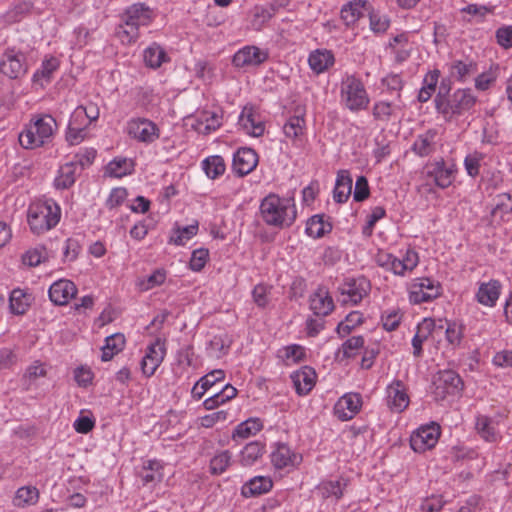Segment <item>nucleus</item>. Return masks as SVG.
Here are the masks:
<instances>
[{"label":"nucleus","mask_w":512,"mask_h":512,"mask_svg":"<svg viewBox=\"0 0 512 512\" xmlns=\"http://www.w3.org/2000/svg\"><path fill=\"white\" fill-rule=\"evenodd\" d=\"M260 214L268 226L284 229L295 222L297 209L293 198L270 193L260 203Z\"/></svg>","instance_id":"obj_1"},{"label":"nucleus","mask_w":512,"mask_h":512,"mask_svg":"<svg viewBox=\"0 0 512 512\" xmlns=\"http://www.w3.org/2000/svg\"><path fill=\"white\" fill-rule=\"evenodd\" d=\"M449 90L450 88L442 83L434 100L437 112L446 121L462 116L476 103V96L471 89H458L453 94H449Z\"/></svg>","instance_id":"obj_2"},{"label":"nucleus","mask_w":512,"mask_h":512,"mask_svg":"<svg viewBox=\"0 0 512 512\" xmlns=\"http://www.w3.org/2000/svg\"><path fill=\"white\" fill-rule=\"evenodd\" d=\"M57 127L51 115H42L19 134V143L24 149H35L52 140Z\"/></svg>","instance_id":"obj_3"},{"label":"nucleus","mask_w":512,"mask_h":512,"mask_svg":"<svg viewBox=\"0 0 512 512\" xmlns=\"http://www.w3.org/2000/svg\"><path fill=\"white\" fill-rule=\"evenodd\" d=\"M60 217V207L52 200L30 205L27 214L31 231L38 235L55 227Z\"/></svg>","instance_id":"obj_4"},{"label":"nucleus","mask_w":512,"mask_h":512,"mask_svg":"<svg viewBox=\"0 0 512 512\" xmlns=\"http://www.w3.org/2000/svg\"><path fill=\"white\" fill-rule=\"evenodd\" d=\"M341 98L345 106L353 112L365 109L369 104L366 89L355 76H348L342 81Z\"/></svg>","instance_id":"obj_5"},{"label":"nucleus","mask_w":512,"mask_h":512,"mask_svg":"<svg viewBox=\"0 0 512 512\" xmlns=\"http://www.w3.org/2000/svg\"><path fill=\"white\" fill-rule=\"evenodd\" d=\"M152 19V11L142 3L130 6L125 12V26L123 34L128 38V42L135 41L138 38V28L141 25H148Z\"/></svg>","instance_id":"obj_6"},{"label":"nucleus","mask_w":512,"mask_h":512,"mask_svg":"<svg viewBox=\"0 0 512 512\" xmlns=\"http://www.w3.org/2000/svg\"><path fill=\"white\" fill-rule=\"evenodd\" d=\"M433 386L435 398L443 400L450 395H459L463 390V381L455 371L444 370L437 373Z\"/></svg>","instance_id":"obj_7"},{"label":"nucleus","mask_w":512,"mask_h":512,"mask_svg":"<svg viewBox=\"0 0 512 512\" xmlns=\"http://www.w3.org/2000/svg\"><path fill=\"white\" fill-rule=\"evenodd\" d=\"M339 290L341 293L340 302L343 305H357L365 296L368 295L370 283L364 277L348 279L339 287Z\"/></svg>","instance_id":"obj_8"},{"label":"nucleus","mask_w":512,"mask_h":512,"mask_svg":"<svg viewBox=\"0 0 512 512\" xmlns=\"http://www.w3.org/2000/svg\"><path fill=\"white\" fill-rule=\"evenodd\" d=\"M441 294V285L434 279L422 277L415 280L410 291V301L415 304L429 302Z\"/></svg>","instance_id":"obj_9"},{"label":"nucleus","mask_w":512,"mask_h":512,"mask_svg":"<svg viewBox=\"0 0 512 512\" xmlns=\"http://www.w3.org/2000/svg\"><path fill=\"white\" fill-rule=\"evenodd\" d=\"M439 436L440 428L436 424L420 427L411 435L410 446L415 452L423 453L437 444Z\"/></svg>","instance_id":"obj_10"},{"label":"nucleus","mask_w":512,"mask_h":512,"mask_svg":"<svg viewBox=\"0 0 512 512\" xmlns=\"http://www.w3.org/2000/svg\"><path fill=\"white\" fill-rule=\"evenodd\" d=\"M130 137L143 143H152L159 137V129L154 122L146 118L131 119L127 125Z\"/></svg>","instance_id":"obj_11"},{"label":"nucleus","mask_w":512,"mask_h":512,"mask_svg":"<svg viewBox=\"0 0 512 512\" xmlns=\"http://www.w3.org/2000/svg\"><path fill=\"white\" fill-rule=\"evenodd\" d=\"M165 347L159 339L150 344L141 360V370L146 377H151L156 372L157 368L163 362L165 357Z\"/></svg>","instance_id":"obj_12"},{"label":"nucleus","mask_w":512,"mask_h":512,"mask_svg":"<svg viewBox=\"0 0 512 512\" xmlns=\"http://www.w3.org/2000/svg\"><path fill=\"white\" fill-rule=\"evenodd\" d=\"M258 164V155L251 148H239L233 155L232 169L239 177L251 173Z\"/></svg>","instance_id":"obj_13"},{"label":"nucleus","mask_w":512,"mask_h":512,"mask_svg":"<svg viewBox=\"0 0 512 512\" xmlns=\"http://www.w3.org/2000/svg\"><path fill=\"white\" fill-rule=\"evenodd\" d=\"M268 59V52L256 46H245L233 56V64L237 68L257 66Z\"/></svg>","instance_id":"obj_14"},{"label":"nucleus","mask_w":512,"mask_h":512,"mask_svg":"<svg viewBox=\"0 0 512 512\" xmlns=\"http://www.w3.org/2000/svg\"><path fill=\"white\" fill-rule=\"evenodd\" d=\"M76 285L68 279H60L55 281L48 290L50 300L59 306L68 304L77 294Z\"/></svg>","instance_id":"obj_15"},{"label":"nucleus","mask_w":512,"mask_h":512,"mask_svg":"<svg viewBox=\"0 0 512 512\" xmlns=\"http://www.w3.org/2000/svg\"><path fill=\"white\" fill-rule=\"evenodd\" d=\"M361 405L362 398L360 394H345L337 401L335 414L341 421L351 420L360 411Z\"/></svg>","instance_id":"obj_16"},{"label":"nucleus","mask_w":512,"mask_h":512,"mask_svg":"<svg viewBox=\"0 0 512 512\" xmlns=\"http://www.w3.org/2000/svg\"><path fill=\"white\" fill-rule=\"evenodd\" d=\"M26 71L25 55L22 53L7 52L0 62V72L11 79L23 76Z\"/></svg>","instance_id":"obj_17"},{"label":"nucleus","mask_w":512,"mask_h":512,"mask_svg":"<svg viewBox=\"0 0 512 512\" xmlns=\"http://www.w3.org/2000/svg\"><path fill=\"white\" fill-rule=\"evenodd\" d=\"M455 170L453 166H447L443 160L436 161L426 166V174L434 183L444 189L449 187L454 180Z\"/></svg>","instance_id":"obj_18"},{"label":"nucleus","mask_w":512,"mask_h":512,"mask_svg":"<svg viewBox=\"0 0 512 512\" xmlns=\"http://www.w3.org/2000/svg\"><path fill=\"white\" fill-rule=\"evenodd\" d=\"M238 125L253 137L262 136L265 130L263 121L252 107L245 106L239 116Z\"/></svg>","instance_id":"obj_19"},{"label":"nucleus","mask_w":512,"mask_h":512,"mask_svg":"<svg viewBox=\"0 0 512 512\" xmlns=\"http://www.w3.org/2000/svg\"><path fill=\"white\" fill-rule=\"evenodd\" d=\"M271 461L276 469L294 468L302 462V456L287 445L279 444L271 454Z\"/></svg>","instance_id":"obj_20"},{"label":"nucleus","mask_w":512,"mask_h":512,"mask_svg":"<svg viewBox=\"0 0 512 512\" xmlns=\"http://www.w3.org/2000/svg\"><path fill=\"white\" fill-rule=\"evenodd\" d=\"M310 309L315 315L322 317L334 310V301L325 287H318L310 296Z\"/></svg>","instance_id":"obj_21"},{"label":"nucleus","mask_w":512,"mask_h":512,"mask_svg":"<svg viewBox=\"0 0 512 512\" xmlns=\"http://www.w3.org/2000/svg\"><path fill=\"white\" fill-rule=\"evenodd\" d=\"M409 404L404 384L396 380L387 387V405L391 410L402 412Z\"/></svg>","instance_id":"obj_22"},{"label":"nucleus","mask_w":512,"mask_h":512,"mask_svg":"<svg viewBox=\"0 0 512 512\" xmlns=\"http://www.w3.org/2000/svg\"><path fill=\"white\" fill-rule=\"evenodd\" d=\"M502 285L498 280H490L479 284L476 299L477 301L488 307H494L501 293Z\"/></svg>","instance_id":"obj_23"},{"label":"nucleus","mask_w":512,"mask_h":512,"mask_svg":"<svg viewBox=\"0 0 512 512\" xmlns=\"http://www.w3.org/2000/svg\"><path fill=\"white\" fill-rule=\"evenodd\" d=\"M316 373L311 367L305 366L291 375L295 390L299 395L308 394L315 384Z\"/></svg>","instance_id":"obj_24"},{"label":"nucleus","mask_w":512,"mask_h":512,"mask_svg":"<svg viewBox=\"0 0 512 512\" xmlns=\"http://www.w3.org/2000/svg\"><path fill=\"white\" fill-rule=\"evenodd\" d=\"M369 8L371 5L368 1L355 0L341 9V19L347 26H351L368 13Z\"/></svg>","instance_id":"obj_25"},{"label":"nucleus","mask_w":512,"mask_h":512,"mask_svg":"<svg viewBox=\"0 0 512 512\" xmlns=\"http://www.w3.org/2000/svg\"><path fill=\"white\" fill-rule=\"evenodd\" d=\"M138 476L144 485H155L163 479V466L158 460H147L139 470Z\"/></svg>","instance_id":"obj_26"},{"label":"nucleus","mask_w":512,"mask_h":512,"mask_svg":"<svg viewBox=\"0 0 512 512\" xmlns=\"http://www.w3.org/2000/svg\"><path fill=\"white\" fill-rule=\"evenodd\" d=\"M273 487L270 477L256 476L246 482L241 489L242 496L255 497L269 492Z\"/></svg>","instance_id":"obj_27"},{"label":"nucleus","mask_w":512,"mask_h":512,"mask_svg":"<svg viewBox=\"0 0 512 512\" xmlns=\"http://www.w3.org/2000/svg\"><path fill=\"white\" fill-rule=\"evenodd\" d=\"M352 192V178L348 170H340L337 173V179L333 192L334 200L338 203H344L348 200Z\"/></svg>","instance_id":"obj_28"},{"label":"nucleus","mask_w":512,"mask_h":512,"mask_svg":"<svg viewBox=\"0 0 512 512\" xmlns=\"http://www.w3.org/2000/svg\"><path fill=\"white\" fill-rule=\"evenodd\" d=\"M435 328V322L432 319H424L418 326L417 332L412 339L413 355L417 358L422 356V344L431 335Z\"/></svg>","instance_id":"obj_29"},{"label":"nucleus","mask_w":512,"mask_h":512,"mask_svg":"<svg viewBox=\"0 0 512 512\" xmlns=\"http://www.w3.org/2000/svg\"><path fill=\"white\" fill-rule=\"evenodd\" d=\"M77 166V162H67L60 167L59 175L55 179V186L59 189H67L71 187L75 181L76 176L81 172Z\"/></svg>","instance_id":"obj_30"},{"label":"nucleus","mask_w":512,"mask_h":512,"mask_svg":"<svg viewBox=\"0 0 512 512\" xmlns=\"http://www.w3.org/2000/svg\"><path fill=\"white\" fill-rule=\"evenodd\" d=\"M222 116L217 111H203L197 118L196 129L203 134H209L217 130L222 122Z\"/></svg>","instance_id":"obj_31"},{"label":"nucleus","mask_w":512,"mask_h":512,"mask_svg":"<svg viewBox=\"0 0 512 512\" xmlns=\"http://www.w3.org/2000/svg\"><path fill=\"white\" fill-rule=\"evenodd\" d=\"M436 136L437 132L433 129L419 135L413 144V151L421 157L430 155L435 150Z\"/></svg>","instance_id":"obj_32"},{"label":"nucleus","mask_w":512,"mask_h":512,"mask_svg":"<svg viewBox=\"0 0 512 512\" xmlns=\"http://www.w3.org/2000/svg\"><path fill=\"white\" fill-rule=\"evenodd\" d=\"M334 56L328 50H316L308 58L310 68L317 74L327 70L334 64Z\"/></svg>","instance_id":"obj_33"},{"label":"nucleus","mask_w":512,"mask_h":512,"mask_svg":"<svg viewBox=\"0 0 512 512\" xmlns=\"http://www.w3.org/2000/svg\"><path fill=\"white\" fill-rule=\"evenodd\" d=\"M47 375V367L40 360L32 362L25 370L21 382L25 390H29L31 386L42 377Z\"/></svg>","instance_id":"obj_34"},{"label":"nucleus","mask_w":512,"mask_h":512,"mask_svg":"<svg viewBox=\"0 0 512 512\" xmlns=\"http://www.w3.org/2000/svg\"><path fill=\"white\" fill-rule=\"evenodd\" d=\"M59 68V61L55 57H50L42 62L41 67L34 73L33 82L44 87L52 79L53 73Z\"/></svg>","instance_id":"obj_35"},{"label":"nucleus","mask_w":512,"mask_h":512,"mask_svg":"<svg viewBox=\"0 0 512 512\" xmlns=\"http://www.w3.org/2000/svg\"><path fill=\"white\" fill-rule=\"evenodd\" d=\"M125 345V337L121 333H115L106 337L105 345L102 347V361H110L114 355L118 354Z\"/></svg>","instance_id":"obj_36"},{"label":"nucleus","mask_w":512,"mask_h":512,"mask_svg":"<svg viewBox=\"0 0 512 512\" xmlns=\"http://www.w3.org/2000/svg\"><path fill=\"white\" fill-rule=\"evenodd\" d=\"M39 500V490L35 486H23L18 488L13 499L17 507L35 505Z\"/></svg>","instance_id":"obj_37"},{"label":"nucleus","mask_w":512,"mask_h":512,"mask_svg":"<svg viewBox=\"0 0 512 512\" xmlns=\"http://www.w3.org/2000/svg\"><path fill=\"white\" fill-rule=\"evenodd\" d=\"M332 230L330 222L323 215L312 216L306 224V233L313 238H321Z\"/></svg>","instance_id":"obj_38"},{"label":"nucleus","mask_w":512,"mask_h":512,"mask_svg":"<svg viewBox=\"0 0 512 512\" xmlns=\"http://www.w3.org/2000/svg\"><path fill=\"white\" fill-rule=\"evenodd\" d=\"M143 58L145 64L154 69L159 68L162 63L168 61L165 50L156 43L144 50Z\"/></svg>","instance_id":"obj_39"},{"label":"nucleus","mask_w":512,"mask_h":512,"mask_svg":"<svg viewBox=\"0 0 512 512\" xmlns=\"http://www.w3.org/2000/svg\"><path fill=\"white\" fill-rule=\"evenodd\" d=\"M262 427L263 425L259 419L250 418L236 426L232 434V439L236 440L249 438L259 432Z\"/></svg>","instance_id":"obj_40"},{"label":"nucleus","mask_w":512,"mask_h":512,"mask_svg":"<svg viewBox=\"0 0 512 512\" xmlns=\"http://www.w3.org/2000/svg\"><path fill=\"white\" fill-rule=\"evenodd\" d=\"M264 444L259 441L248 443L241 451L240 462L243 466L253 465L264 453Z\"/></svg>","instance_id":"obj_41"},{"label":"nucleus","mask_w":512,"mask_h":512,"mask_svg":"<svg viewBox=\"0 0 512 512\" xmlns=\"http://www.w3.org/2000/svg\"><path fill=\"white\" fill-rule=\"evenodd\" d=\"M476 429L480 436L487 442H496L499 438L494 421L486 416L477 417Z\"/></svg>","instance_id":"obj_42"},{"label":"nucleus","mask_w":512,"mask_h":512,"mask_svg":"<svg viewBox=\"0 0 512 512\" xmlns=\"http://www.w3.org/2000/svg\"><path fill=\"white\" fill-rule=\"evenodd\" d=\"M277 5L271 3L267 6H256L253 10L252 26L256 30H261L262 27L274 16Z\"/></svg>","instance_id":"obj_43"},{"label":"nucleus","mask_w":512,"mask_h":512,"mask_svg":"<svg viewBox=\"0 0 512 512\" xmlns=\"http://www.w3.org/2000/svg\"><path fill=\"white\" fill-rule=\"evenodd\" d=\"M10 309L14 314H24L30 306V296L22 289H14L9 298Z\"/></svg>","instance_id":"obj_44"},{"label":"nucleus","mask_w":512,"mask_h":512,"mask_svg":"<svg viewBox=\"0 0 512 512\" xmlns=\"http://www.w3.org/2000/svg\"><path fill=\"white\" fill-rule=\"evenodd\" d=\"M403 105L393 104L387 101H378L374 104L372 109L373 117L376 120L388 122L390 118L395 115L397 110H401Z\"/></svg>","instance_id":"obj_45"},{"label":"nucleus","mask_w":512,"mask_h":512,"mask_svg":"<svg viewBox=\"0 0 512 512\" xmlns=\"http://www.w3.org/2000/svg\"><path fill=\"white\" fill-rule=\"evenodd\" d=\"M203 169L210 179H216L223 175L226 170L224 159L219 155L207 157L202 162Z\"/></svg>","instance_id":"obj_46"},{"label":"nucleus","mask_w":512,"mask_h":512,"mask_svg":"<svg viewBox=\"0 0 512 512\" xmlns=\"http://www.w3.org/2000/svg\"><path fill=\"white\" fill-rule=\"evenodd\" d=\"M133 170V164L131 160L126 158L114 159L108 163L106 167V173L115 178H121L127 174H130Z\"/></svg>","instance_id":"obj_47"},{"label":"nucleus","mask_w":512,"mask_h":512,"mask_svg":"<svg viewBox=\"0 0 512 512\" xmlns=\"http://www.w3.org/2000/svg\"><path fill=\"white\" fill-rule=\"evenodd\" d=\"M305 128V119L303 115H294L290 117L283 126V132L286 137L296 139L303 134Z\"/></svg>","instance_id":"obj_48"},{"label":"nucleus","mask_w":512,"mask_h":512,"mask_svg":"<svg viewBox=\"0 0 512 512\" xmlns=\"http://www.w3.org/2000/svg\"><path fill=\"white\" fill-rule=\"evenodd\" d=\"M477 72V66L473 61H455L451 66V76L459 81H465Z\"/></svg>","instance_id":"obj_49"},{"label":"nucleus","mask_w":512,"mask_h":512,"mask_svg":"<svg viewBox=\"0 0 512 512\" xmlns=\"http://www.w3.org/2000/svg\"><path fill=\"white\" fill-rule=\"evenodd\" d=\"M512 212V197L508 193H502L495 198V207L492 210L494 218L503 219L504 216Z\"/></svg>","instance_id":"obj_50"},{"label":"nucleus","mask_w":512,"mask_h":512,"mask_svg":"<svg viewBox=\"0 0 512 512\" xmlns=\"http://www.w3.org/2000/svg\"><path fill=\"white\" fill-rule=\"evenodd\" d=\"M231 463V454L228 450L222 451L218 454H216L211 460H210V472L213 475H220L224 473L227 469V467Z\"/></svg>","instance_id":"obj_51"},{"label":"nucleus","mask_w":512,"mask_h":512,"mask_svg":"<svg viewBox=\"0 0 512 512\" xmlns=\"http://www.w3.org/2000/svg\"><path fill=\"white\" fill-rule=\"evenodd\" d=\"M363 322V315L359 311L350 312L344 321L337 326V332L341 336L348 335L356 326Z\"/></svg>","instance_id":"obj_52"},{"label":"nucleus","mask_w":512,"mask_h":512,"mask_svg":"<svg viewBox=\"0 0 512 512\" xmlns=\"http://www.w3.org/2000/svg\"><path fill=\"white\" fill-rule=\"evenodd\" d=\"M368 16L370 28L374 33H384L390 26V20L387 15L369 8Z\"/></svg>","instance_id":"obj_53"},{"label":"nucleus","mask_w":512,"mask_h":512,"mask_svg":"<svg viewBox=\"0 0 512 512\" xmlns=\"http://www.w3.org/2000/svg\"><path fill=\"white\" fill-rule=\"evenodd\" d=\"M198 232V222L195 221L193 224L185 227H177L175 229L176 236L171 237V242L175 245H184L188 240L194 237Z\"/></svg>","instance_id":"obj_54"},{"label":"nucleus","mask_w":512,"mask_h":512,"mask_svg":"<svg viewBox=\"0 0 512 512\" xmlns=\"http://www.w3.org/2000/svg\"><path fill=\"white\" fill-rule=\"evenodd\" d=\"M47 259V252L44 247L28 250L22 256V262L29 267H36Z\"/></svg>","instance_id":"obj_55"},{"label":"nucleus","mask_w":512,"mask_h":512,"mask_svg":"<svg viewBox=\"0 0 512 512\" xmlns=\"http://www.w3.org/2000/svg\"><path fill=\"white\" fill-rule=\"evenodd\" d=\"M364 345L362 336H353L347 339L342 347L339 349L338 354L342 353L343 358H351L356 355V352Z\"/></svg>","instance_id":"obj_56"},{"label":"nucleus","mask_w":512,"mask_h":512,"mask_svg":"<svg viewBox=\"0 0 512 512\" xmlns=\"http://www.w3.org/2000/svg\"><path fill=\"white\" fill-rule=\"evenodd\" d=\"M319 490L324 498L334 496L340 499L343 495L342 484L340 481H327L319 485Z\"/></svg>","instance_id":"obj_57"},{"label":"nucleus","mask_w":512,"mask_h":512,"mask_svg":"<svg viewBox=\"0 0 512 512\" xmlns=\"http://www.w3.org/2000/svg\"><path fill=\"white\" fill-rule=\"evenodd\" d=\"M208 257L209 251L207 249L200 248L194 250L190 259V268L196 272L201 271L206 265Z\"/></svg>","instance_id":"obj_58"},{"label":"nucleus","mask_w":512,"mask_h":512,"mask_svg":"<svg viewBox=\"0 0 512 512\" xmlns=\"http://www.w3.org/2000/svg\"><path fill=\"white\" fill-rule=\"evenodd\" d=\"M483 159L481 153L475 152L465 157L464 165L469 176L476 177L479 174L480 162Z\"/></svg>","instance_id":"obj_59"},{"label":"nucleus","mask_w":512,"mask_h":512,"mask_svg":"<svg viewBox=\"0 0 512 512\" xmlns=\"http://www.w3.org/2000/svg\"><path fill=\"white\" fill-rule=\"evenodd\" d=\"M99 108L94 103H88L87 105L78 106L73 113L74 118H79L83 115L89 120V122L96 121L99 118Z\"/></svg>","instance_id":"obj_60"},{"label":"nucleus","mask_w":512,"mask_h":512,"mask_svg":"<svg viewBox=\"0 0 512 512\" xmlns=\"http://www.w3.org/2000/svg\"><path fill=\"white\" fill-rule=\"evenodd\" d=\"M127 190L123 187L113 188L109 194L108 199L106 200V206L109 209L116 208L120 206L124 200L127 198Z\"/></svg>","instance_id":"obj_61"},{"label":"nucleus","mask_w":512,"mask_h":512,"mask_svg":"<svg viewBox=\"0 0 512 512\" xmlns=\"http://www.w3.org/2000/svg\"><path fill=\"white\" fill-rule=\"evenodd\" d=\"M370 195V189L368 185V181L366 177L359 176L356 179L355 189H354V200L357 202H362L367 199Z\"/></svg>","instance_id":"obj_62"},{"label":"nucleus","mask_w":512,"mask_h":512,"mask_svg":"<svg viewBox=\"0 0 512 512\" xmlns=\"http://www.w3.org/2000/svg\"><path fill=\"white\" fill-rule=\"evenodd\" d=\"M446 340L453 346L459 345L463 336L462 327L455 322H450L447 325Z\"/></svg>","instance_id":"obj_63"},{"label":"nucleus","mask_w":512,"mask_h":512,"mask_svg":"<svg viewBox=\"0 0 512 512\" xmlns=\"http://www.w3.org/2000/svg\"><path fill=\"white\" fill-rule=\"evenodd\" d=\"M497 43L505 49L512 47V26H503L496 31Z\"/></svg>","instance_id":"obj_64"}]
</instances>
